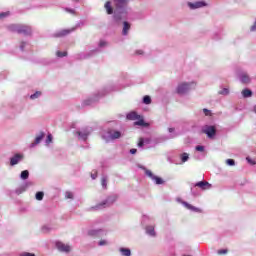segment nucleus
Masks as SVG:
<instances>
[{
    "instance_id": "41",
    "label": "nucleus",
    "mask_w": 256,
    "mask_h": 256,
    "mask_svg": "<svg viewBox=\"0 0 256 256\" xmlns=\"http://www.w3.org/2000/svg\"><path fill=\"white\" fill-rule=\"evenodd\" d=\"M65 197H66V199H73V192H66L65 193Z\"/></svg>"
},
{
    "instance_id": "22",
    "label": "nucleus",
    "mask_w": 256,
    "mask_h": 256,
    "mask_svg": "<svg viewBox=\"0 0 256 256\" xmlns=\"http://www.w3.org/2000/svg\"><path fill=\"white\" fill-rule=\"evenodd\" d=\"M119 253L121 256H131V249L125 248V247H120Z\"/></svg>"
},
{
    "instance_id": "9",
    "label": "nucleus",
    "mask_w": 256,
    "mask_h": 256,
    "mask_svg": "<svg viewBox=\"0 0 256 256\" xmlns=\"http://www.w3.org/2000/svg\"><path fill=\"white\" fill-rule=\"evenodd\" d=\"M193 83H181L178 85L176 91L178 95H185L190 89Z\"/></svg>"
},
{
    "instance_id": "39",
    "label": "nucleus",
    "mask_w": 256,
    "mask_h": 256,
    "mask_svg": "<svg viewBox=\"0 0 256 256\" xmlns=\"http://www.w3.org/2000/svg\"><path fill=\"white\" fill-rule=\"evenodd\" d=\"M226 163H227V165H229L230 167H233V165H235V160H233V159H227V160H226Z\"/></svg>"
},
{
    "instance_id": "2",
    "label": "nucleus",
    "mask_w": 256,
    "mask_h": 256,
    "mask_svg": "<svg viewBox=\"0 0 256 256\" xmlns=\"http://www.w3.org/2000/svg\"><path fill=\"white\" fill-rule=\"evenodd\" d=\"M9 31H12V33H18L19 35H31L33 33V30L30 28V26L23 25V24H11L8 26Z\"/></svg>"
},
{
    "instance_id": "43",
    "label": "nucleus",
    "mask_w": 256,
    "mask_h": 256,
    "mask_svg": "<svg viewBox=\"0 0 256 256\" xmlns=\"http://www.w3.org/2000/svg\"><path fill=\"white\" fill-rule=\"evenodd\" d=\"M196 151H200L201 153H203V151H205V146H201V145L196 146Z\"/></svg>"
},
{
    "instance_id": "55",
    "label": "nucleus",
    "mask_w": 256,
    "mask_h": 256,
    "mask_svg": "<svg viewBox=\"0 0 256 256\" xmlns=\"http://www.w3.org/2000/svg\"><path fill=\"white\" fill-rule=\"evenodd\" d=\"M136 54H137V55H143V50H138V51H136Z\"/></svg>"
},
{
    "instance_id": "47",
    "label": "nucleus",
    "mask_w": 256,
    "mask_h": 256,
    "mask_svg": "<svg viewBox=\"0 0 256 256\" xmlns=\"http://www.w3.org/2000/svg\"><path fill=\"white\" fill-rule=\"evenodd\" d=\"M135 125H140V126H143V125H145V120H139V121H137V122H135Z\"/></svg>"
},
{
    "instance_id": "16",
    "label": "nucleus",
    "mask_w": 256,
    "mask_h": 256,
    "mask_svg": "<svg viewBox=\"0 0 256 256\" xmlns=\"http://www.w3.org/2000/svg\"><path fill=\"white\" fill-rule=\"evenodd\" d=\"M31 185H33V183L25 182L22 186L15 190L16 195H21V193H25V191H27V188L31 187Z\"/></svg>"
},
{
    "instance_id": "23",
    "label": "nucleus",
    "mask_w": 256,
    "mask_h": 256,
    "mask_svg": "<svg viewBox=\"0 0 256 256\" xmlns=\"http://www.w3.org/2000/svg\"><path fill=\"white\" fill-rule=\"evenodd\" d=\"M191 195H193V197H199V195H201V191H199L195 184L191 185Z\"/></svg>"
},
{
    "instance_id": "10",
    "label": "nucleus",
    "mask_w": 256,
    "mask_h": 256,
    "mask_svg": "<svg viewBox=\"0 0 256 256\" xmlns=\"http://www.w3.org/2000/svg\"><path fill=\"white\" fill-rule=\"evenodd\" d=\"M187 5L189 9L195 10V9H201L203 7H207V2L205 1L188 2Z\"/></svg>"
},
{
    "instance_id": "48",
    "label": "nucleus",
    "mask_w": 256,
    "mask_h": 256,
    "mask_svg": "<svg viewBox=\"0 0 256 256\" xmlns=\"http://www.w3.org/2000/svg\"><path fill=\"white\" fill-rule=\"evenodd\" d=\"M65 11H67V13H71L72 15H75V10L74 9L65 8Z\"/></svg>"
},
{
    "instance_id": "51",
    "label": "nucleus",
    "mask_w": 256,
    "mask_h": 256,
    "mask_svg": "<svg viewBox=\"0 0 256 256\" xmlns=\"http://www.w3.org/2000/svg\"><path fill=\"white\" fill-rule=\"evenodd\" d=\"M218 253H219L220 255H225V253H227V250L222 249V250H219Z\"/></svg>"
},
{
    "instance_id": "32",
    "label": "nucleus",
    "mask_w": 256,
    "mask_h": 256,
    "mask_svg": "<svg viewBox=\"0 0 256 256\" xmlns=\"http://www.w3.org/2000/svg\"><path fill=\"white\" fill-rule=\"evenodd\" d=\"M35 197H36L37 201H43V197H45V193L39 191L36 193Z\"/></svg>"
},
{
    "instance_id": "49",
    "label": "nucleus",
    "mask_w": 256,
    "mask_h": 256,
    "mask_svg": "<svg viewBox=\"0 0 256 256\" xmlns=\"http://www.w3.org/2000/svg\"><path fill=\"white\" fill-rule=\"evenodd\" d=\"M105 45H107V42H105L104 40H101L99 43V47H105Z\"/></svg>"
},
{
    "instance_id": "53",
    "label": "nucleus",
    "mask_w": 256,
    "mask_h": 256,
    "mask_svg": "<svg viewBox=\"0 0 256 256\" xmlns=\"http://www.w3.org/2000/svg\"><path fill=\"white\" fill-rule=\"evenodd\" d=\"M203 112L205 113V115H209V110L207 108H204Z\"/></svg>"
},
{
    "instance_id": "36",
    "label": "nucleus",
    "mask_w": 256,
    "mask_h": 256,
    "mask_svg": "<svg viewBox=\"0 0 256 256\" xmlns=\"http://www.w3.org/2000/svg\"><path fill=\"white\" fill-rule=\"evenodd\" d=\"M27 45H29L28 42L22 41L20 44V50L25 51V47H27Z\"/></svg>"
},
{
    "instance_id": "30",
    "label": "nucleus",
    "mask_w": 256,
    "mask_h": 256,
    "mask_svg": "<svg viewBox=\"0 0 256 256\" xmlns=\"http://www.w3.org/2000/svg\"><path fill=\"white\" fill-rule=\"evenodd\" d=\"M95 51H97V50H93V51H91L90 53H87V54L82 53V54L79 55V59H89V57H91V55H93V53H95Z\"/></svg>"
},
{
    "instance_id": "17",
    "label": "nucleus",
    "mask_w": 256,
    "mask_h": 256,
    "mask_svg": "<svg viewBox=\"0 0 256 256\" xmlns=\"http://www.w3.org/2000/svg\"><path fill=\"white\" fill-rule=\"evenodd\" d=\"M105 233V230L103 229H92L88 231V235L90 237H101Z\"/></svg>"
},
{
    "instance_id": "4",
    "label": "nucleus",
    "mask_w": 256,
    "mask_h": 256,
    "mask_svg": "<svg viewBox=\"0 0 256 256\" xmlns=\"http://www.w3.org/2000/svg\"><path fill=\"white\" fill-rule=\"evenodd\" d=\"M121 132L114 130V129H108L107 131L102 132V139L106 141V143H109V141H115V139H120Z\"/></svg>"
},
{
    "instance_id": "5",
    "label": "nucleus",
    "mask_w": 256,
    "mask_h": 256,
    "mask_svg": "<svg viewBox=\"0 0 256 256\" xmlns=\"http://www.w3.org/2000/svg\"><path fill=\"white\" fill-rule=\"evenodd\" d=\"M139 168L144 171L147 177L151 178L154 181L155 185H163V183H165V180H163V178L154 175L153 172H151V170L147 169L145 166H139Z\"/></svg>"
},
{
    "instance_id": "19",
    "label": "nucleus",
    "mask_w": 256,
    "mask_h": 256,
    "mask_svg": "<svg viewBox=\"0 0 256 256\" xmlns=\"http://www.w3.org/2000/svg\"><path fill=\"white\" fill-rule=\"evenodd\" d=\"M241 93L244 99H249V97H253V91L249 88L243 89Z\"/></svg>"
},
{
    "instance_id": "35",
    "label": "nucleus",
    "mask_w": 256,
    "mask_h": 256,
    "mask_svg": "<svg viewBox=\"0 0 256 256\" xmlns=\"http://www.w3.org/2000/svg\"><path fill=\"white\" fill-rule=\"evenodd\" d=\"M39 97H41V92L36 91L34 94L30 96V99H39Z\"/></svg>"
},
{
    "instance_id": "15",
    "label": "nucleus",
    "mask_w": 256,
    "mask_h": 256,
    "mask_svg": "<svg viewBox=\"0 0 256 256\" xmlns=\"http://www.w3.org/2000/svg\"><path fill=\"white\" fill-rule=\"evenodd\" d=\"M240 82L243 83V85H247L251 83V77H249V74L246 72H242L239 74Z\"/></svg>"
},
{
    "instance_id": "52",
    "label": "nucleus",
    "mask_w": 256,
    "mask_h": 256,
    "mask_svg": "<svg viewBox=\"0 0 256 256\" xmlns=\"http://www.w3.org/2000/svg\"><path fill=\"white\" fill-rule=\"evenodd\" d=\"M130 153L131 155H135V153H137V149L135 148L130 149Z\"/></svg>"
},
{
    "instance_id": "37",
    "label": "nucleus",
    "mask_w": 256,
    "mask_h": 256,
    "mask_svg": "<svg viewBox=\"0 0 256 256\" xmlns=\"http://www.w3.org/2000/svg\"><path fill=\"white\" fill-rule=\"evenodd\" d=\"M19 256H36L35 253L31 252H22L19 254Z\"/></svg>"
},
{
    "instance_id": "54",
    "label": "nucleus",
    "mask_w": 256,
    "mask_h": 256,
    "mask_svg": "<svg viewBox=\"0 0 256 256\" xmlns=\"http://www.w3.org/2000/svg\"><path fill=\"white\" fill-rule=\"evenodd\" d=\"M213 39H215V41L221 39V37L217 36V34L214 35Z\"/></svg>"
},
{
    "instance_id": "11",
    "label": "nucleus",
    "mask_w": 256,
    "mask_h": 256,
    "mask_svg": "<svg viewBox=\"0 0 256 256\" xmlns=\"http://www.w3.org/2000/svg\"><path fill=\"white\" fill-rule=\"evenodd\" d=\"M103 95H105V92H98L97 94H95L94 98H88L84 100L83 105H93V103H95V101H99V97H103Z\"/></svg>"
},
{
    "instance_id": "44",
    "label": "nucleus",
    "mask_w": 256,
    "mask_h": 256,
    "mask_svg": "<svg viewBox=\"0 0 256 256\" xmlns=\"http://www.w3.org/2000/svg\"><path fill=\"white\" fill-rule=\"evenodd\" d=\"M246 161L250 164V165H256L255 160H252L250 157L246 158Z\"/></svg>"
},
{
    "instance_id": "21",
    "label": "nucleus",
    "mask_w": 256,
    "mask_h": 256,
    "mask_svg": "<svg viewBox=\"0 0 256 256\" xmlns=\"http://www.w3.org/2000/svg\"><path fill=\"white\" fill-rule=\"evenodd\" d=\"M149 143H151V139L149 138H140L139 142H138V147L140 149H143L144 145H149Z\"/></svg>"
},
{
    "instance_id": "57",
    "label": "nucleus",
    "mask_w": 256,
    "mask_h": 256,
    "mask_svg": "<svg viewBox=\"0 0 256 256\" xmlns=\"http://www.w3.org/2000/svg\"><path fill=\"white\" fill-rule=\"evenodd\" d=\"M174 137H177V134H173L170 136V139H173Z\"/></svg>"
},
{
    "instance_id": "34",
    "label": "nucleus",
    "mask_w": 256,
    "mask_h": 256,
    "mask_svg": "<svg viewBox=\"0 0 256 256\" xmlns=\"http://www.w3.org/2000/svg\"><path fill=\"white\" fill-rule=\"evenodd\" d=\"M218 94H219V95L227 96V95H229V90H228V88H223L222 90H220V91L218 92Z\"/></svg>"
},
{
    "instance_id": "1",
    "label": "nucleus",
    "mask_w": 256,
    "mask_h": 256,
    "mask_svg": "<svg viewBox=\"0 0 256 256\" xmlns=\"http://www.w3.org/2000/svg\"><path fill=\"white\" fill-rule=\"evenodd\" d=\"M115 5L114 10V21L116 23H119L122 19H125L128 15L127 11V4L129 3V0H113Z\"/></svg>"
},
{
    "instance_id": "33",
    "label": "nucleus",
    "mask_w": 256,
    "mask_h": 256,
    "mask_svg": "<svg viewBox=\"0 0 256 256\" xmlns=\"http://www.w3.org/2000/svg\"><path fill=\"white\" fill-rule=\"evenodd\" d=\"M181 161H182V163H186V161H189V154L183 153L181 155Z\"/></svg>"
},
{
    "instance_id": "3",
    "label": "nucleus",
    "mask_w": 256,
    "mask_h": 256,
    "mask_svg": "<svg viewBox=\"0 0 256 256\" xmlns=\"http://www.w3.org/2000/svg\"><path fill=\"white\" fill-rule=\"evenodd\" d=\"M117 199H118L117 194H112V195L108 196L107 199L104 200L103 202L92 207L91 210L99 211L100 209H105L106 207H111V205H113V203H115V201H117Z\"/></svg>"
},
{
    "instance_id": "42",
    "label": "nucleus",
    "mask_w": 256,
    "mask_h": 256,
    "mask_svg": "<svg viewBox=\"0 0 256 256\" xmlns=\"http://www.w3.org/2000/svg\"><path fill=\"white\" fill-rule=\"evenodd\" d=\"M50 230H51V227H49V226H43V227H42L43 233H49Z\"/></svg>"
},
{
    "instance_id": "45",
    "label": "nucleus",
    "mask_w": 256,
    "mask_h": 256,
    "mask_svg": "<svg viewBox=\"0 0 256 256\" xmlns=\"http://www.w3.org/2000/svg\"><path fill=\"white\" fill-rule=\"evenodd\" d=\"M98 245H99L100 247H103V246L107 245V240H101V241H99V242H98Z\"/></svg>"
},
{
    "instance_id": "14",
    "label": "nucleus",
    "mask_w": 256,
    "mask_h": 256,
    "mask_svg": "<svg viewBox=\"0 0 256 256\" xmlns=\"http://www.w3.org/2000/svg\"><path fill=\"white\" fill-rule=\"evenodd\" d=\"M56 247L58 251H61L62 253H69V251H71V247L63 242H56Z\"/></svg>"
},
{
    "instance_id": "46",
    "label": "nucleus",
    "mask_w": 256,
    "mask_h": 256,
    "mask_svg": "<svg viewBox=\"0 0 256 256\" xmlns=\"http://www.w3.org/2000/svg\"><path fill=\"white\" fill-rule=\"evenodd\" d=\"M9 15L8 12H2L0 13V19H5V17H7Z\"/></svg>"
},
{
    "instance_id": "29",
    "label": "nucleus",
    "mask_w": 256,
    "mask_h": 256,
    "mask_svg": "<svg viewBox=\"0 0 256 256\" xmlns=\"http://www.w3.org/2000/svg\"><path fill=\"white\" fill-rule=\"evenodd\" d=\"M20 179L23 181L29 179V170H23L20 174Z\"/></svg>"
},
{
    "instance_id": "38",
    "label": "nucleus",
    "mask_w": 256,
    "mask_h": 256,
    "mask_svg": "<svg viewBox=\"0 0 256 256\" xmlns=\"http://www.w3.org/2000/svg\"><path fill=\"white\" fill-rule=\"evenodd\" d=\"M56 55L57 57H67V52L57 51Z\"/></svg>"
},
{
    "instance_id": "8",
    "label": "nucleus",
    "mask_w": 256,
    "mask_h": 256,
    "mask_svg": "<svg viewBox=\"0 0 256 256\" xmlns=\"http://www.w3.org/2000/svg\"><path fill=\"white\" fill-rule=\"evenodd\" d=\"M92 132H93V129L87 127V128H83L80 131H77L76 135H78V139L85 141L86 139H88L89 135H91Z\"/></svg>"
},
{
    "instance_id": "26",
    "label": "nucleus",
    "mask_w": 256,
    "mask_h": 256,
    "mask_svg": "<svg viewBox=\"0 0 256 256\" xmlns=\"http://www.w3.org/2000/svg\"><path fill=\"white\" fill-rule=\"evenodd\" d=\"M183 205H184L187 209H189L190 211H194L195 213L201 212V210H200L199 208H197V207H195V206H193V205H191V204H189V203H187V202H183Z\"/></svg>"
},
{
    "instance_id": "7",
    "label": "nucleus",
    "mask_w": 256,
    "mask_h": 256,
    "mask_svg": "<svg viewBox=\"0 0 256 256\" xmlns=\"http://www.w3.org/2000/svg\"><path fill=\"white\" fill-rule=\"evenodd\" d=\"M83 25H85L83 23V21H80L76 24L75 27L71 28V29H64V30H61L59 32H57L55 34V37H65L66 35H69V33H73V31H75L76 29H78V27H83Z\"/></svg>"
},
{
    "instance_id": "28",
    "label": "nucleus",
    "mask_w": 256,
    "mask_h": 256,
    "mask_svg": "<svg viewBox=\"0 0 256 256\" xmlns=\"http://www.w3.org/2000/svg\"><path fill=\"white\" fill-rule=\"evenodd\" d=\"M109 181V178L107 175H103L101 178V185L103 189H107V182Z\"/></svg>"
},
{
    "instance_id": "6",
    "label": "nucleus",
    "mask_w": 256,
    "mask_h": 256,
    "mask_svg": "<svg viewBox=\"0 0 256 256\" xmlns=\"http://www.w3.org/2000/svg\"><path fill=\"white\" fill-rule=\"evenodd\" d=\"M201 131L204 135H207L208 139H215V135H217V127L213 125H204Z\"/></svg>"
},
{
    "instance_id": "27",
    "label": "nucleus",
    "mask_w": 256,
    "mask_h": 256,
    "mask_svg": "<svg viewBox=\"0 0 256 256\" xmlns=\"http://www.w3.org/2000/svg\"><path fill=\"white\" fill-rule=\"evenodd\" d=\"M146 234L150 237H155L157 234L155 233V227L153 226H146Z\"/></svg>"
},
{
    "instance_id": "13",
    "label": "nucleus",
    "mask_w": 256,
    "mask_h": 256,
    "mask_svg": "<svg viewBox=\"0 0 256 256\" xmlns=\"http://www.w3.org/2000/svg\"><path fill=\"white\" fill-rule=\"evenodd\" d=\"M194 187H198L202 191H207V189H211L212 185L207 181H200L195 183Z\"/></svg>"
},
{
    "instance_id": "56",
    "label": "nucleus",
    "mask_w": 256,
    "mask_h": 256,
    "mask_svg": "<svg viewBox=\"0 0 256 256\" xmlns=\"http://www.w3.org/2000/svg\"><path fill=\"white\" fill-rule=\"evenodd\" d=\"M168 131L169 133H175V128H169Z\"/></svg>"
},
{
    "instance_id": "31",
    "label": "nucleus",
    "mask_w": 256,
    "mask_h": 256,
    "mask_svg": "<svg viewBox=\"0 0 256 256\" xmlns=\"http://www.w3.org/2000/svg\"><path fill=\"white\" fill-rule=\"evenodd\" d=\"M143 103H144V105H151V96H149V95L144 96Z\"/></svg>"
},
{
    "instance_id": "25",
    "label": "nucleus",
    "mask_w": 256,
    "mask_h": 256,
    "mask_svg": "<svg viewBox=\"0 0 256 256\" xmlns=\"http://www.w3.org/2000/svg\"><path fill=\"white\" fill-rule=\"evenodd\" d=\"M123 30H122V35H128L129 33V29H131V24H129V22L124 21L123 22Z\"/></svg>"
},
{
    "instance_id": "20",
    "label": "nucleus",
    "mask_w": 256,
    "mask_h": 256,
    "mask_svg": "<svg viewBox=\"0 0 256 256\" xmlns=\"http://www.w3.org/2000/svg\"><path fill=\"white\" fill-rule=\"evenodd\" d=\"M141 116H139L136 112H130L126 115V118L129 121H137V119H140Z\"/></svg>"
},
{
    "instance_id": "40",
    "label": "nucleus",
    "mask_w": 256,
    "mask_h": 256,
    "mask_svg": "<svg viewBox=\"0 0 256 256\" xmlns=\"http://www.w3.org/2000/svg\"><path fill=\"white\" fill-rule=\"evenodd\" d=\"M51 141H53V136L51 134H48V136L46 138L47 145H49V143H51Z\"/></svg>"
},
{
    "instance_id": "50",
    "label": "nucleus",
    "mask_w": 256,
    "mask_h": 256,
    "mask_svg": "<svg viewBox=\"0 0 256 256\" xmlns=\"http://www.w3.org/2000/svg\"><path fill=\"white\" fill-rule=\"evenodd\" d=\"M91 179L93 180L97 179V171L91 174Z\"/></svg>"
},
{
    "instance_id": "24",
    "label": "nucleus",
    "mask_w": 256,
    "mask_h": 256,
    "mask_svg": "<svg viewBox=\"0 0 256 256\" xmlns=\"http://www.w3.org/2000/svg\"><path fill=\"white\" fill-rule=\"evenodd\" d=\"M104 8L106 9V13L108 15H113V6H111V1H107L104 5Z\"/></svg>"
},
{
    "instance_id": "12",
    "label": "nucleus",
    "mask_w": 256,
    "mask_h": 256,
    "mask_svg": "<svg viewBox=\"0 0 256 256\" xmlns=\"http://www.w3.org/2000/svg\"><path fill=\"white\" fill-rule=\"evenodd\" d=\"M24 156L23 154H15L13 157L10 158V165L15 167V165H19L21 161H23Z\"/></svg>"
},
{
    "instance_id": "18",
    "label": "nucleus",
    "mask_w": 256,
    "mask_h": 256,
    "mask_svg": "<svg viewBox=\"0 0 256 256\" xmlns=\"http://www.w3.org/2000/svg\"><path fill=\"white\" fill-rule=\"evenodd\" d=\"M44 137H45V133L40 132V134L38 136H36L35 141L30 144V148L33 149V147H35L36 145H39V143H41V141H43Z\"/></svg>"
}]
</instances>
